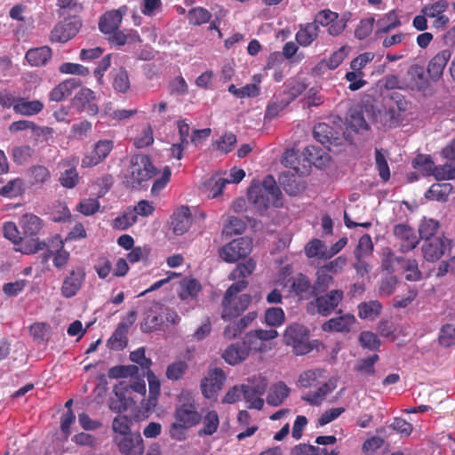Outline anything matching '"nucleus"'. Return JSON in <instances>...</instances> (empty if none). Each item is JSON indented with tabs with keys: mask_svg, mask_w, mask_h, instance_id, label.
<instances>
[{
	"mask_svg": "<svg viewBox=\"0 0 455 455\" xmlns=\"http://www.w3.org/2000/svg\"><path fill=\"white\" fill-rule=\"evenodd\" d=\"M281 191L273 176H267L261 184L252 185L248 191V199L258 210L263 211L269 206L277 207Z\"/></svg>",
	"mask_w": 455,
	"mask_h": 455,
	"instance_id": "1",
	"label": "nucleus"
},
{
	"mask_svg": "<svg viewBox=\"0 0 455 455\" xmlns=\"http://www.w3.org/2000/svg\"><path fill=\"white\" fill-rule=\"evenodd\" d=\"M156 172V169L148 156L143 154L134 155L131 157L124 183L129 188H138L142 182L155 176Z\"/></svg>",
	"mask_w": 455,
	"mask_h": 455,
	"instance_id": "2",
	"label": "nucleus"
},
{
	"mask_svg": "<svg viewBox=\"0 0 455 455\" xmlns=\"http://www.w3.org/2000/svg\"><path fill=\"white\" fill-rule=\"evenodd\" d=\"M333 123L334 126L326 123H320L315 126L313 131L315 139L329 150H332V148H339L345 141L349 140L348 136L343 130L342 120L338 118L337 122Z\"/></svg>",
	"mask_w": 455,
	"mask_h": 455,
	"instance_id": "3",
	"label": "nucleus"
},
{
	"mask_svg": "<svg viewBox=\"0 0 455 455\" xmlns=\"http://www.w3.org/2000/svg\"><path fill=\"white\" fill-rule=\"evenodd\" d=\"M19 225L23 238H31V243L26 245L22 249V252L36 253L45 248L44 242H40L37 238H34L38 235L43 227L40 218L34 214L27 213L20 218Z\"/></svg>",
	"mask_w": 455,
	"mask_h": 455,
	"instance_id": "4",
	"label": "nucleus"
},
{
	"mask_svg": "<svg viewBox=\"0 0 455 455\" xmlns=\"http://www.w3.org/2000/svg\"><path fill=\"white\" fill-rule=\"evenodd\" d=\"M315 299L307 304V312L311 315L315 313L327 316L338 307L343 299L342 290L334 289L325 294L312 295Z\"/></svg>",
	"mask_w": 455,
	"mask_h": 455,
	"instance_id": "5",
	"label": "nucleus"
},
{
	"mask_svg": "<svg viewBox=\"0 0 455 455\" xmlns=\"http://www.w3.org/2000/svg\"><path fill=\"white\" fill-rule=\"evenodd\" d=\"M408 102L405 98L398 92H391L387 109L379 112L381 122L388 127H395L403 120V113L407 110Z\"/></svg>",
	"mask_w": 455,
	"mask_h": 455,
	"instance_id": "6",
	"label": "nucleus"
},
{
	"mask_svg": "<svg viewBox=\"0 0 455 455\" xmlns=\"http://www.w3.org/2000/svg\"><path fill=\"white\" fill-rule=\"evenodd\" d=\"M243 398L250 403L249 408L261 410L264 406V399L260 396L265 394L268 381L260 375L247 379L246 383L242 384Z\"/></svg>",
	"mask_w": 455,
	"mask_h": 455,
	"instance_id": "7",
	"label": "nucleus"
},
{
	"mask_svg": "<svg viewBox=\"0 0 455 455\" xmlns=\"http://www.w3.org/2000/svg\"><path fill=\"white\" fill-rule=\"evenodd\" d=\"M309 334L306 327L300 324L289 326L284 332V342L293 347V352L298 355L309 353L313 347L308 341Z\"/></svg>",
	"mask_w": 455,
	"mask_h": 455,
	"instance_id": "8",
	"label": "nucleus"
},
{
	"mask_svg": "<svg viewBox=\"0 0 455 455\" xmlns=\"http://www.w3.org/2000/svg\"><path fill=\"white\" fill-rule=\"evenodd\" d=\"M251 251V240L247 237H240L223 246L220 256L226 262L233 263L241 258L246 257Z\"/></svg>",
	"mask_w": 455,
	"mask_h": 455,
	"instance_id": "9",
	"label": "nucleus"
},
{
	"mask_svg": "<svg viewBox=\"0 0 455 455\" xmlns=\"http://www.w3.org/2000/svg\"><path fill=\"white\" fill-rule=\"evenodd\" d=\"M82 26L78 19L65 20L54 26L50 34L51 42L66 43L73 38Z\"/></svg>",
	"mask_w": 455,
	"mask_h": 455,
	"instance_id": "10",
	"label": "nucleus"
},
{
	"mask_svg": "<svg viewBox=\"0 0 455 455\" xmlns=\"http://www.w3.org/2000/svg\"><path fill=\"white\" fill-rule=\"evenodd\" d=\"M95 100V92L89 88L84 87L75 95L72 102L78 112H86L90 116H95L99 112Z\"/></svg>",
	"mask_w": 455,
	"mask_h": 455,
	"instance_id": "11",
	"label": "nucleus"
},
{
	"mask_svg": "<svg viewBox=\"0 0 455 455\" xmlns=\"http://www.w3.org/2000/svg\"><path fill=\"white\" fill-rule=\"evenodd\" d=\"M174 419L178 425L191 427L201 421L202 416L197 411L196 405L188 401L176 407Z\"/></svg>",
	"mask_w": 455,
	"mask_h": 455,
	"instance_id": "12",
	"label": "nucleus"
},
{
	"mask_svg": "<svg viewBox=\"0 0 455 455\" xmlns=\"http://www.w3.org/2000/svg\"><path fill=\"white\" fill-rule=\"evenodd\" d=\"M451 241L444 236L435 237L428 241H425L422 245V252L424 258L427 261L435 262L438 260L447 248H451Z\"/></svg>",
	"mask_w": 455,
	"mask_h": 455,
	"instance_id": "13",
	"label": "nucleus"
},
{
	"mask_svg": "<svg viewBox=\"0 0 455 455\" xmlns=\"http://www.w3.org/2000/svg\"><path fill=\"white\" fill-rule=\"evenodd\" d=\"M253 347L246 342V336L243 341L229 345L223 352L222 357L230 365H235L243 362L249 355Z\"/></svg>",
	"mask_w": 455,
	"mask_h": 455,
	"instance_id": "14",
	"label": "nucleus"
},
{
	"mask_svg": "<svg viewBox=\"0 0 455 455\" xmlns=\"http://www.w3.org/2000/svg\"><path fill=\"white\" fill-rule=\"evenodd\" d=\"M251 303V296L248 294H243L235 299L228 298V302L225 303V298L222 299V313L221 317L224 320H231L234 317L240 315L245 311Z\"/></svg>",
	"mask_w": 455,
	"mask_h": 455,
	"instance_id": "15",
	"label": "nucleus"
},
{
	"mask_svg": "<svg viewBox=\"0 0 455 455\" xmlns=\"http://www.w3.org/2000/svg\"><path fill=\"white\" fill-rule=\"evenodd\" d=\"M115 441L122 454L142 455L144 452L143 440L140 434H131L120 438L116 437Z\"/></svg>",
	"mask_w": 455,
	"mask_h": 455,
	"instance_id": "16",
	"label": "nucleus"
},
{
	"mask_svg": "<svg viewBox=\"0 0 455 455\" xmlns=\"http://www.w3.org/2000/svg\"><path fill=\"white\" fill-rule=\"evenodd\" d=\"M113 148L111 140H99L90 154L82 160L83 167L95 166L102 162Z\"/></svg>",
	"mask_w": 455,
	"mask_h": 455,
	"instance_id": "17",
	"label": "nucleus"
},
{
	"mask_svg": "<svg viewBox=\"0 0 455 455\" xmlns=\"http://www.w3.org/2000/svg\"><path fill=\"white\" fill-rule=\"evenodd\" d=\"M226 380L224 371L215 368L209 372V375L202 380L201 388L205 397L211 398L214 393L220 390Z\"/></svg>",
	"mask_w": 455,
	"mask_h": 455,
	"instance_id": "18",
	"label": "nucleus"
},
{
	"mask_svg": "<svg viewBox=\"0 0 455 455\" xmlns=\"http://www.w3.org/2000/svg\"><path fill=\"white\" fill-rule=\"evenodd\" d=\"M85 273L83 268L73 269L64 279L61 286V293L65 298L75 296L81 288Z\"/></svg>",
	"mask_w": 455,
	"mask_h": 455,
	"instance_id": "19",
	"label": "nucleus"
},
{
	"mask_svg": "<svg viewBox=\"0 0 455 455\" xmlns=\"http://www.w3.org/2000/svg\"><path fill=\"white\" fill-rule=\"evenodd\" d=\"M192 224L190 210L187 206H181L172 217V226L176 235L185 234Z\"/></svg>",
	"mask_w": 455,
	"mask_h": 455,
	"instance_id": "20",
	"label": "nucleus"
},
{
	"mask_svg": "<svg viewBox=\"0 0 455 455\" xmlns=\"http://www.w3.org/2000/svg\"><path fill=\"white\" fill-rule=\"evenodd\" d=\"M395 236L401 241V246L404 251L414 249L419 243V239L413 229L405 224H397L394 227Z\"/></svg>",
	"mask_w": 455,
	"mask_h": 455,
	"instance_id": "21",
	"label": "nucleus"
},
{
	"mask_svg": "<svg viewBox=\"0 0 455 455\" xmlns=\"http://www.w3.org/2000/svg\"><path fill=\"white\" fill-rule=\"evenodd\" d=\"M451 56L449 50H443L430 60L427 65V73L433 81H438L441 78Z\"/></svg>",
	"mask_w": 455,
	"mask_h": 455,
	"instance_id": "22",
	"label": "nucleus"
},
{
	"mask_svg": "<svg viewBox=\"0 0 455 455\" xmlns=\"http://www.w3.org/2000/svg\"><path fill=\"white\" fill-rule=\"evenodd\" d=\"M146 375L148 380L149 395L147 400L141 402V408L145 411L149 412L153 411L157 404L161 385L159 379L156 378V376L153 373L152 371H147Z\"/></svg>",
	"mask_w": 455,
	"mask_h": 455,
	"instance_id": "23",
	"label": "nucleus"
},
{
	"mask_svg": "<svg viewBox=\"0 0 455 455\" xmlns=\"http://www.w3.org/2000/svg\"><path fill=\"white\" fill-rule=\"evenodd\" d=\"M82 84V82L79 78H69L67 79L60 84H59L56 87H54L50 94L49 98L51 100L55 102H60L63 100L66 97L71 95V93L79 88Z\"/></svg>",
	"mask_w": 455,
	"mask_h": 455,
	"instance_id": "24",
	"label": "nucleus"
},
{
	"mask_svg": "<svg viewBox=\"0 0 455 455\" xmlns=\"http://www.w3.org/2000/svg\"><path fill=\"white\" fill-rule=\"evenodd\" d=\"M355 323V317L353 315L346 314L323 323L322 329L324 331L348 332Z\"/></svg>",
	"mask_w": 455,
	"mask_h": 455,
	"instance_id": "25",
	"label": "nucleus"
},
{
	"mask_svg": "<svg viewBox=\"0 0 455 455\" xmlns=\"http://www.w3.org/2000/svg\"><path fill=\"white\" fill-rule=\"evenodd\" d=\"M123 19L119 10L106 12L100 20L99 28L104 34H112L118 29Z\"/></svg>",
	"mask_w": 455,
	"mask_h": 455,
	"instance_id": "26",
	"label": "nucleus"
},
{
	"mask_svg": "<svg viewBox=\"0 0 455 455\" xmlns=\"http://www.w3.org/2000/svg\"><path fill=\"white\" fill-rule=\"evenodd\" d=\"M52 57V49L48 46H42L29 49L25 56L28 63L33 67L45 65Z\"/></svg>",
	"mask_w": 455,
	"mask_h": 455,
	"instance_id": "27",
	"label": "nucleus"
},
{
	"mask_svg": "<svg viewBox=\"0 0 455 455\" xmlns=\"http://www.w3.org/2000/svg\"><path fill=\"white\" fill-rule=\"evenodd\" d=\"M291 392L290 387L283 382L279 381L274 384L268 392L267 396V403L271 406H279L283 401L289 396Z\"/></svg>",
	"mask_w": 455,
	"mask_h": 455,
	"instance_id": "28",
	"label": "nucleus"
},
{
	"mask_svg": "<svg viewBox=\"0 0 455 455\" xmlns=\"http://www.w3.org/2000/svg\"><path fill=\"white\" fill-rule=\"evenodd\" d=\"M246 342H249L253 347V349H259L261 347V341H268L275 339L278 336V332L274 330H254L249 331L246 335Z\"/></svg>",
	"mask_w": 455,
	"mask_h": 455,
	"instance_id": "29",
	"label": "nucleus"
},
{
	"mask_svg": "<svg viewBox=\"0 0 455 455\" xmlns=\"http://www.w3.org/2000/svg\"><path fill=\"white\" fill-rule=\"evenodd\" d=\"M43 108L44 104L40 100H28L19 97L14 106V112L22 116H34L41 112Z\"/></svg>",
	"mask_w": 455,
	"mask_h": 455,
	"instance_id": "30",
	"label": "nucleus"
},
{
	"mask_svg": "<svg viewBox=\"0 0 455 455\" xmlns=\"http://www.w3.org/2000/svg\"><path fill=\"white\" fill-rule=\"evenodd\" d=\"M336 388L335 381L330 379L323 384L315 392L307 394L302 399L312 405H319L325 396Z\"/></svg>",
	"mask_w": 455,
	"mask_h": 455,
	"instance_id": "31",
	"label": "nucleus"
},
{
	"mask_svg": "<svg viewBox=\"0 0 455 455\" xmlns=\"http://www.w3.org/2000/svg\"><path fill=\"white\" fill-rule=\"evenodd\" d=\"M318 29V26L314 22L301 26L296 34L297 42L302 46H308L316 39Z\"/></svg>",
	"mask_w": 455,
	"mask_h": 455,
	"instance_id": "32",
	"label": "nucleus"
},
{
	"mask_svg": "<svg viewBox=\"0 0 455 455\" xmlns=\"http://www.w3.org/2000/svg\"><path fill=\"white\" fill-rule=\"evenodd\" d=\"M382 306L378 300L362 302L358 305V316L363 320H374L381 313Z\"/></svg>",
	"mask_w": 455,
	"mask_h": 455,
	"instance_id": "33",
	"label": "nucleus"
},
{
	"mask_svg": "<svg viewBox=\"0 0 455 455\" xmlns=\"http://www.w3.org/2000/svg\"><path fill=\"white\" fill-rule=\"evenodd\" d=\"M451 191L452 186L450 183H435L426 192L425 196L429 200L446 202Z\"/></svg>",
	"mask_w": 455,
	"mask_h": 455,
	"instance_id": "34",
	"label": "nucleus"
},
{
	"mask_svg": "<svg viewBox=\"0 0 455 455\" xmlns=\"http://www.w3.org/2000/svg\"><path fill=\"white\" fill-rule=\"evenodd\" d=\"M407 74L411 78L412 86L418 91H425L428 87V80L425 76L423 67L419 65H412L409 68Z\"/></svg>",
	"mask_w": 455,
	"mask_h": 455,
	"instance_id": "35",
	"label": "nucleus"
},
{
	"mask_svg": "<svg viewBox=\"0 0 455 455\" xmlns=\"http://www.w3.org/2000/svg\"><path fill=\"white\" fill-rule=\"evenodd\" d=\"M316 280L312 287V295H320L325 293L333 284L334 279L331 274H326L320 268L315 273Z\"/></svg>",
	"mask_w": 455,
	"mask_h": 455,
	"instance_id": "36",
	"label": "nucleus"
},
{
	"mask_svg": "<svg viewBox=\"0 0 455 455\" xmlns=\"http://www.w3.org/2000/svg\"><path fill=\"white\" fill-rule=\"evenodd\" d=\"M110 35L111 36L108 37L109 43L116 46H122L125 44H132L140 41L139 34L132 30H129L127 32L116 30Z\"/></svg>",
	"mask_w": 455,
	"mask_h": 455,
	"instance_id": "37",
	"label": "nucleus"
},
{
	"mask_svg": "<svg viewBox=\"0 0 455 455\" xmlns=\"http://www.w3.org/2000/svg\"><path fill=\"white\" fill-rule=\"evenodd\" d=\"M128 331H129L126 330V326H124V324H118L115 332L108 340V347L115 350H120L125 347L128 343Z\"/></svg>",
	"mask_w": 455,
	"mask_h": 455,
	"instance_id": "38",
	"label": "nucleus"
},
{
	"mask_svg": "<svg viewBox=\"0 0 455 455\" xmlns=\"http://www.w3.org/2000/svg\"><path fill=\"white\" fill-rule=\"evenodd\" d=\"M412 166L424 176L435 174V165L432 157L428 155H418L412 161Z\"/></svg>",
	"mask_w": 455,
	"mask_h": 455,
	"instance_id": "39",
	"label": "nucleus"
},
{
	"mask_svg": "<svg viewBox=\"0 0 455 455\" xmlns=\"http://www.w3.org/2000/svg\"><path fill=\"white\" fill-rule=\"evenodd\" d=\"M279 182L283 186L285 192L288 193L289 195L295 196L304 188L303 186L299 185L297 182L295 174L293 172H291V171L283 172L279 176Z\"/></svg>",
	"mask_w": 455,
	"mask_h": 455,
	"instance_id": "40",
	"label": "nucleus"
},
{
	"mask_svg": "<svg viewBox=\"0 0 455 455\" xmlns=\"http://www.w3.org/2000/svg\"><path fill=\"white\" fill-rule=\"evenodd\" d=\"M306 254L308 258L317 257L319 259H328V248L325 243L319 239L310 241L306 248Z\"/></svg>",
	"mask_w": 455,
	"mask_h": 455,
	"instance_id": "41",
	"label": "nucleus"
},
{
	"mask_svg": "<svg viewBox=\"0 0 455 455\" xmlns=\"http://www.w3.org/2000/svg\"><path fill=\"white\" fill-rule=\"evenodd\" d=\"M312 287L310 280L303 274H298L292 278L291 288L297 295L308 294L312 296Z\"/></svg>",
	"mask_w": 455,
	"mask_h": 455,
	"instance_id": "42",
	"label": "nucleus"
},
{
	"mask_svg": "<svg viewBox=\"0 0 455 455\" xmlns=\"http://www.w3.org/2000/svg\"><path fill=\"white\" fill-rule=\"evenodd\" d=\"M439 228L438 221L433 219H424L419 228V237L425 241L434 239Z\"/></svg>",
	"mask_w": 455,
	"mask_h": 455,
	"instance_id": "43",
	"label": "nucleus"
},
{
	"mask_svg": "<svg viewBox=\"0 0 455 455\" xmlns=\"http://www.w3.org/2000/svg\"><path fill=\"white\" fill-rule=\"evenodd\" d=\"M219 416L216 411H209L204 418L203 428L199 430V435H212L219 427Z\"/></svg>",
	"mask_w": 455,
	"mask_h": 455,
	"instance_id": "44",
	"label": "nucleus"
},
{
	"mask_svg": "<svg viewBox=\"0 0 455 455\" xmlns=\"http://www.w3.org/2000/svg\"><path fill=\"white\" fill-rule=\"evenodd\" d=\"M347 122L348 126L357 132L360 131H367L369 129V125L363 112L359 110H350Z\"/></svg>",
	"mask_w": 455,
	"mask_h": 455,
	"instance_id": "45",
	"label": "nucleus"
},
{
	"mask_svg": "<svg viewBox=\"0 0 455 455\" xmlns=\"http://www.w3.org/2000/svg\"><path fill=\"white\" fill-rule=\"evenodd\" d=\"M28 175L32 185L44 183L51 178L49 170L43 165H34L28 170Z\"/></svg>",
	"mask_w": 455,
	"mask_h": 455,
	"instance_id": "46",
	"label": "nucleus"
},
{
	"mask_svg": "<svg viewBox=\"0 0 455 455\" xmlns=\"http://www.w3.org/2000/svg\"><path fill=\"white\" fill-rule=\"evenodd\" d=\"M24 192V181L21 179L10 180L0 189V195L5 197H16Z\"/></svg>",
	"mask_w": 455,
	"mask_h": 455,
	"instance_id": "47",
	"label": "nucleus"
},
{
	"mask_svg": "<svg viewBox=\"0 0 455 455\" xmlns=\"http://www.w3.org/2000/svg\"><path fill=\"white\" fill-rule=\"evenodd\" d=\"M401 25V21L398 19L395 11L388 12L385 17L379 20L378 26L379 29L377 30V34L380 33H387L390 30L399 27Z\"/></svg>",
	"mask_w": 455,
	"mask_h": 455,
	"instance_id": "48",
	"label": "nucleus"
},
{
	"mask_svg": "<svg viewBox=\"0 0 455 455\" xmlns=\"http://www.w3.org/2000/svg\"><path fill=\"white\" fill-rule=\"evenodd\" d=\"M132 420L126 415L116 416L112 422V429L114 432L120 434L122 436L131 435V426Z\"/></svg>",
	"mask_w": 455,
	"mask_h": 455,
	"instance_id": "49",
	"label": "nucleus"
},
{
	"mask_svg": "<svg viewBox=\"0 0 455 455\" xmlns=\"http://www.w3.org/2000/svg\"><path fill=\"white\" fill-rule=\"evenodd\" d=\"M434 176L437 180H455V163L447 161L443 165L435 166Z\"/></svg>",
	"mask_w": 455,
	"mask_h": 455,
	"instance_id": "50",
	"label": "nucleus"
},
{
	"mask_svg": "<svg viewBox=\"0 0 455 455\" xmlns=\"http://www.w3.org/2000/svg\"><path fill=\"white\" fill-rule=\"evenodd\" d=\"M284 313L281 307H269L265 312V322L267 325L276 327L284 322Z\"/></svg>",
	"mask_w": 455,
	"mask_h": 455,
	"instance_id": "51",
	"label": "nucleus"
},
{
	"mask_svg": "<svg viewBox=\"0 0 455 455\" xmlns=\"http://www.w3.org/2000/svg\"><path fill=\"white\" fill-rule=\"evenodd\" d=\"M359 342L363 348L376 351L380 347V340L378 336L369 331H362L359 336Z\"/></svg>",
	"mask_w": 455,
	"mask_h": 455,
	"instance_id": "52",
	"label": "nucleus"
},
{
	"mask_svg": "<svg viewBox=\"0 0 455 455\" xmlns=\"http://www.w3.org/2000/svg\"><path fill=\"white\" fill-rule=\"evenodd\" d=\"M114 89L121 93H125L130 89L128 72L121 68L116 74L113 81Z\"/></svg>",
	"mask_w": 455,
	"mask_h": 455,
	"instance_id": "53",
	"label": "nucleus"
},
{
	"mask_svg": "<svg viewBox=\"0 0 455 455\" xmlns=\"http://www.w3.org/2000/svg\"><path fill=\"white\" fill-rule=\"evenodd\" d=\"M189 23L199 26L210 20L211 13L202 7L193 8L188 12Z\"/></svg>",
	"mask_w": 455,
	"mask_h": 455,
	"instance_id": "54",
	"label": "nucleus"
},
{
	"mask_svg": "<svg viewBox=\"0 0 455 455\" xmlns=\"http://www.w3.org/2000/svg\"><path fill=\"white\" fill-rule=\"evenodd\" d=\"M373 251V243L369 235H363L358 242L356 248L354 251L355 257H367L371 254Z\"/></svg>",
	"mask_w": 455,
	"mask_h": 455,
	"instance_id": "55",
	"label": "nucleus"
},
{
	"mask_svg": "<svg viewBox=\"0 0 455 455\" xmlns=\"http://www.w3.org/2000/svg\"><path fill=\"white\" fill-rule=\"evenodd\" d=\"M137 221V215L132 211L124 212L122 216L116 218L113 221V228L125 230Z\"/></svg>",
	"mask_w": 455,
	"mask_h": 455,
	"instance_id": "56",
	"label": "nucleus"
},
{
	"mask_svg": "<svg viewBox=\"0 0 455 455\" xmlns=\"http://www.w3.org/2000/svg\"><path fill=\"white\" fill-rule=\"evenodd\" d=\"M138 366L136 365L115 366L108 371V377L111 379H118L133 376L138 373Z\"/></svg>",
	"mask_w": 455,
	"mask_h": 455,
	"instance_id": "57",
	"label": "nucleus"
},
{
	"mask_svg": "<svg viewBox=\"0 0 455 455\" xmlns=\"http://www.w3.org/2000/svg\"><path fill=\"white\" fill-rule=\"evenodd\" d=\"M188 368V364L183 361L174 362L167 367L166 377L171 380H178L182 378Z\"/></svg>",
	"mask_w": 455,
	"mask_h": 455,
	"instance_id": "58",
	"label": "nucleus"
},
{
	"mask_svg": "<svg viewBox=\"0 0 455 455\" xmlns=\"http://www.w3.org/2000/svg\"><path fill=\"white\" fill-rule=\"evenodd\" d=\"M378 360L379 355H372L367 358L361 359L355 369L364 375H372L375 372L374 364Z\"/></svg>",
	"mask_w": 455,
	"mask_h": 455,
	"instance_id": "59",
	"label": "nucleus"
},
{
	"mask_svg": "<svg viewBox=\"0 0 455 455\" xmlns=\"http://www.w3.org/2000/svg\"><path fill=\"white\" fill-rule=\"evenodd\" d=\"M100 206L97 199L85 198L78 204L76 210L85 216H90L97 212L100 210Z\"/></svg>",
	"mask_w": 455,
	"mask_h": 455,
	"instance_id": "60",
	"label": "nucleus"
},
{
	"mask_svg": "<svg viewBox=\"0 0 455 455\" xmlns=\"http://www.w3.org/2000/svg\"><path fill=\"white\" fill-rule=\"evenodd\" d=\"M347 264V258L345 256H339L329 263L320 267L319 268L326 274H331L332 276L342 271Z\"/></svg>",
	"mask_w": 455,
	"mask_h": 455,
	"instance_id": "61",
	"label": "nucleus"
},
{
	"mask_svg": "<svg viewBox=\"0 0 455 455\" xmlns=\"http://www.w3.org/2000/svg\"><path fill=\"white\" fill-rule=\"evenodd\" d=\"M79 180V176L75 168H69L63 172L60 178L59 181L64 188H73L76 186Z\"/></svg>",
	"mask_w": 455,
	"mask_h": 455,
	"instance_id": "62",
	"label": "nucleus"
},
{
	"mask_svg": "<svg viewBox=\"0 0 455 455\" xmlns=\"http://www.w3.org/2000/svg\"><path fill=\"white\" fill-rule=\"evenodd\" d=\"M448 8V3L445 0H439L434 4H427L423 7L421 12L424 15L434 18L442 14Z\"/></svg>",
	"mask_w": 455,
	"mask_h": 455,
	"instance_id": "63",
	"label": "nucleus"
},
{
	"mask_svg": "<svg viewBox=\"0 0 455 455\" xmlns=\"http://www.w3.org/2000/svg\"><path fill=\"white\" fill-rule=\"evenodd\" d=\"M439 342L443 347H450L455 344V327L451 324H445L441 329Z\"/></svg>",
	"mask_w": 455,
	"mask_h": 455,
	"instance_id": "64",
	"label": "nucleus"
}]
</instances>
